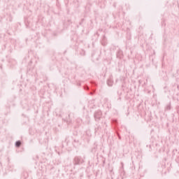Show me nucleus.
<instances>
[{
	"label": "nucleus",
	"instance_id": "obj_1",
	"mask_svg": "<svg viewBox=\"0 0 179 179\" xmlns=\"http://www.w3.org/2000/svg\"><path fill=\"white\" fill-rule=\"evenodd\" d=\"M22 145V143L20 142V141H17L16 143H15V146L17 147V148H20V146Z\"/></svg>",
	"mask_w": 179,
	"mask_h": 179
},
{
	"label": "nucleus",
	"instance_id": "obj_2",
	"mask_svg": "<svg viewBox=\"0 0 179 179\" xmlns=\"http://www.w3.org/2000/svg\"><path fill=\"white\" fill-rule=\"evenodd\" d=\"M108 86H113V82L111 80H108Z\"/></svg>",
	"mask_w": 179,
	"mask_h": 179
}]
</instances>
